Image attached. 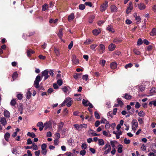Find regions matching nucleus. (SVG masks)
Returning a JSON list of instances; mask_svg holds the SVG:
<instances>
[{
    "instance_id": "f257e3e1",
    "label": "nucleus",
    "mask_w": 156,
    "mask_h": 156,
    "mask_svg": "<svg viewBox=\"0 0 156 156\" xmlns=\"http://www.w3.org/2000/svg\"><path fill=\"white\" fill-rule=\"evenodd\" d=\"M41 80V76L39 75L37 76L34 82V85L35 88H37L39 87V83Z\"/></svg>"
},
{
    "instance_id": "f03ea898",
    "label": "nucleus",
    "mask_w": 156,
    "mask_h": 156,
    "mask_svg": "<svg viewBox=\"0 0 156 156\" xmlns=\"http://www.w3.org/2000/svg\"><path fill=\"white\" fill-rule=\"evenodd\" d=\"M48 71L47 69H45L41 72L42 76L44 77V80L47 79L50 76L48 75Z\"/></svg>"
},
{
    "instance_id": "7ed1b4c3",
    "label": "nucleus",
    "mask_w": 156,
    "mask_h": 156,
    "mask_svg": "<svg viewBox=\"0 0 156 156\" xmlns=\"http://www.w3.org/2000/svg\"><path fill=\"white\" fill-rule=\"evenodd\" d=\"M108 2L105 1V2L102 4L100 7V11L103 12L105 11L108 6Z\"/></svg>"
},
{
    "instance_id": "20e7f679",
    "label": "nucleus",
    "mask_w": 156,
    "mask_h": 156,
    "mask_svg": "<svg viewBox=\"0 0 156 156\" xmlns=\"http://www.w3.org/2000/svg\"><path fill=\"white\" fill-rule=\"evenodd\" d=\"M138 126V124L136 119H133L132 121V129L134 130L136 129V128Z\"/></svg>"
},
{
    "instance_id": "39448f33",
    "label": "nucleus",
    "mask_w": 156,
    "mask_h": 156,
    "mask_svg": "<svg viewBox=\"0 0 156 156\" xmlns=\"http://www.w3.org/2000/svg\"><path fill=\"white\" fill-rule=\"evenodd\" d=\"M65 102L66 104V105L67 107H69L72 105L73 101L71 100V99L69 98H66L65 100Z\"/></svg>"
},
{
    "instance_id": "423d86ee",
    "label": "nucleus",
    "mask_w": 156,
    "mask_h": 156,
    "mask_svg": "<svg viewBox=\"0 0 156 156\" xmlns=\"http://www.w3.org/2000/svg\"><path fill=\"white\" fill-rule=\"evenodd\" d=\"M133 9V5L131 2H130L129 4V6L127 7L126 9V13L129 14Z\"/></svg>"
},
{
    "instance_id": "0eeeda50",
    "label": "nucleus",
    "mask_w": 156,
    "mask_h": 156,
    "mask_svg": "<svg viewBox=\"0 0 156 156\" xmlns=\"http://www.w3.org/2000/svg\"><path fill=\"white\" fill-rule=\"evenodd\" d=\"M99 47L100 53H103L105 48V45L103 44H100L99 46Z\"/></svg>"
},
{
    "instance_id": "6e6552de",
    "label": "nucleus",
    "mask_w": 156,
    "mask_h": 156,
    "mask_svg": "<svg viewBox=\"0 0 156 156\" xmlns=\"http://www.w3.org/2000/svg\"><path fill=\"white\" fill-rule=\"evenodd\" d=\"M12 154H15L16 155L17 154H19L18 147H16L13 148L12 149Z\"/></svg>"
},
{
    "instance_id": "1a4fd4ad",
    "label": "nucleus",
    "mask_w": 156,
    "mask_h": 156,
    "mask_svg": "<svg viewBox=\"0 0 156 156\" xmlns=\"http://www.w3.org/2000/svg\"><path fill=\"white\" fill-rule=\"evenodd\" d=\"M116 47L115 45L113 43H111L108 47V50L109 51H114Z\"/></svg>"
},
{
    "instance_id": "9d476101",
    "label": "nucleus",
    "mask_w": 156,
    "mask_h": 156,
    "mask_svg": "<svg viewBox=\"0 0 156 156\" xmlns=\"http://www.w3.org/2000/svg\"><path fill=\"white\" fill-rule=\"evenodd\" d=\"M72 61L73 63L77 65L79 63V61L75 55L72 56Z\"/></svg>"
},
{
    "instance_id": "9b49d317",
    "label": "nucleus",
    "mask_w": 156,
    "mask_h": 156,
    "mask_svg": "<svg viewBox=\"0 0 156 156\" xmlns=\"http://www.w3.org/2000/svg\"><path fill=\"white\" fill-rule=\"evenodd\" d=\"M122 41V39L120 37H116L115 38L113 41V42L116 44H118Z\"/></svg>"
},
{
    "instance_id": "f8f14e48",
    "label": "nucleus",
    "mask_w": 156,
    "mask_h": 156,
    "mask_svg": "<svg viewBox=\"0 0 156 156\" xmlns=\"http://www.w3.org/2000/svg\"><path fill=\"white\" fill-rule=\"evenodd\" d=\"M75 18L74 15L73 13H71L69 15L68 17V20L69 21H71Z\"/></svg>"
},
{
    "instance_id": "ddd939ff",
    "label": "nucleus",
    "mask_w": 156,
    "mask_h": 156,
    "mask_svg": "<svg viewBox=\"0 0 156 156\" xmlns=\"http://www.w3.org/2000/svg\"><path fill=\"white\" fill-rule=\"evenodd\" d=\"M0 122L3 126H5L7 123L4 117H1L0 118Z\"/></svg>"
},
{
    "instance_id": "4468645a",
    "label": "nucleus",
    "mask_w": 156,
    "mask_h": 156,
    "mask_svg": "<svg viewBox=\"0 0 156 156\" xmlns=\"http://www.w3.org/2000/svg\"><path fill=\"white\" fill-rule=\"evenodd\" d=\"M118 8L114 5H112L111 6V10L112 12H117Z\"/></svg>"
},
{
    "instance_id": "2eb2a0df",
    "label": "nucleus",
    "mask_w": 156,
    "mask_h": 156,
    "mask_svg": "<svg viewBox=\"0 0 156 156\" xmlns=\"http://www.w3.org/2000/svg\"><path fill=\"white\" fill-rule=\"evenodd\" d=\"M110 66L112 69H115L117 68V64L115 62H113L110 64Z\"/></svg>"
},
{
    "instance_id": "dca6fc26",
    "label": "nucleus",
    "mask_w": 156,
    "mask_h": 156,
    "mask_svg": "<svg viewBox=\"0 0 156 156\" xmlns=\"http://www.w3.org/2000/svg\"><path fill=\"white\" fill-rule=\"evenodd\" d=\"M34 51L30 49H28L27 50V55L28 57H30L31 56V54L34 53Z\"/></svg>"
},
{
    "instance_id": "f3484780",
    "label": "nucleus",
    "mask_w": 156,
    "mask_h": 156,
    "mask_svg": "<svg viewBox=\"0 0 156 156\" xmlns=\"http://www.w3.org/2000/svg\"><path fill=\"white\" fill-rule=\"evenodd\" d=\"M74 126L77 130L79 131H80L82 129L81 125H79L78 124H75L74 125Z\"/></svg>"
},
{
    "instance_id": "a211bd4d",
    "label": "nucleus",
    "mask_w": 156,
    "mask_h": 156,
    "mask_svg": "<svg viewBox=\"0 0 156 156\" xmlns=\"http://www.w3.org/2000/svg\"><path fill=\"white\" fill-rule=\"evenodd\" d=\"M101 32L100 29H95L93 31V33L95 35H98Z\"/></svg>"
},
{
    "instance_id": "6ab92c4d",
    "label": "nucleus",
    "mask_w": 156,
    "mask_h": 156,
    "mask_svg": "<svg viewBox=\"0 0 156 156\" xmlns=\"http://www.w3.org/2000/svg\"><path fill=\"white\" fill-rule=\"evenodd\" d=\"M4 116L6 118H8L10 117V113L7 110L4 111Z\"/></svg>"
},
{
    "instance_id": "aec40b11",
    "label": "nucleus",
    "mask_w": 156,
    "mask_h": 156,
    "mask_svg": "<svg viewBox=\"0 0 156 156\" xmlns=\"http://www.w3.org/2000/svg\"><path fill=\"white\" fill-rule=\"evenodd\" d=\"M93 41V40L90 39H88L84 41V43L85 44L88 45L92 43Z\"/></svg>"
},
{
    "instance_id": "412c9836",
    "label": "nucleus",
    "mask_w": 156,
    "mask_h": 156,
    "mask_svg": "<svg viewBox=\"0 0 156 156\" xmlns=\"http://www.w3.org/2000/svg\"><path fill=\"white\" fill-rule=\"evenodd\" d=\"M138 7L139 9L141 10L144 9L146 7L145 5L143 3H141L139 5Z\"/></svg>"
},
{
    "instance_id": "4be33fe9",
    "label": "nucleus",
    "mask_w": 156,
    "mask_h": 156,
    "mask_svg": "<svg viewBox=\"0 0 156 156\" xmlns=\"http://www.w3.org/2000/svg\"><path fill=\"white\" fill-rule=\"evenodd\" d=\"M106 29L108 31L112 33H114L115 31L114 29L112 28V27L111 26H108L107 27Z\"/></svg>"
},
{
    "instance_id": "5701e85b",
    "label": "nucleus",
    "mask_w": 156,
    "mask_h": 156,
    "mask_svg": "<svg viewBox=\"0 0 156 156\" xmlns=\"http://www.w3.org/2000/svg\"><path fill=\"white\" fill-rule=\"evenodd\" d=\"M150 34L151 36L156 35V29L153 28L150 32Z\"/></svg>"
},
{
    "instance_id": "b1692460",
    "label": "nucleus",
    "mask_w": 156,
    "mask_h": 156,
    "mask_svg": "<svg viewBox=\"0 0 156 156\" xmlns=\"http://www.w3.org/2000/svg\"><path fill=\"white\" fill-rule=\"evenodd\" d=\"M118 147V152L119 153H122V151L123 146L121 144H119Z\"/></svg>"
},
{
    "instance_id": "393cba45",
    "label": "nucleus",
    "mask_w": 156,
    "mask_h": 156,
    "mask_svg": "<svg viewBox=\"0 0 156 156\" xmlns=\"http://www.w3.org/2000/svg\"><path fill=\"white\" fill-rule=\"evenodd\" d=\"M124 98L127 100H129L131 98L132 96L128 94H124Z\"/></svg>"
},
{
    "instance_id": "a878e982",
    "label": "nucleus",
    "mask_w": 156,
    "mask_h": 156,
    "mask_svg": "<svg viewBox=\"0 0 156 156\" xmlns=\"http://www.w3.org/2000/svg\"><path fill=\"white\" fill-rule=\"evenodd\" d=\"M117 102L118 104L120 106V107H122L123 105V103L121 99L118 98L117 99Z\"/></svg>"
},
{
    "instance_id": "bb28decb",
    "label": "nucleus",
    "mask_w": 156,
    "mask_h": 156,
    "mask_svg": "<svg viewBox=\"0 0 156 156\" xmlns=\"http://www.w3.org/2000/svg\"><path fill=\"white\" fill-rule=\"evenodd\" d=\"M27 135L32 138H34L36 136V135L33 132H28L27 133Z\"/></svg>"
},
{
    "instance_id": "cd10ccee",
    "label": "nucleus",
    "mask_w": 156,
    "mask_h": 156,
    "mask_svg": "<svg viewBox=\"0 0 156 156\" xmlns=\"http://www.w3.org/2000/svg\"><path fill=\"white\" fill-rule=\"evenodd\" d=\"M110 143L113 148H115V145L117 143V142L115 140L111 141L110 142Z\"/></svg>"
},
{
    "instance_id": "c85d7f7f",
    "label": "nucleus",
    "mask_w": 156,
    "mask_h": 156,
    "mask_svg": "<svg viewBox=\"0 0 156 156\" xmlns=\"http://www.w3.org/2000/svg\"><path fill=\"white\" fill-rule=\"evenodd\" d=\"M48 5L46 4H45L43 5L42 6V10L45 11V10L48 9Z\"/></svg>"
},
{
    "instance_id": "c756f323",
    "label": "nucleus",
    "mask_w": 156,
    "mask_h": 156,
    "mask_svg": "<svg viewBox=\"0 0 156 156\" xmlns=\"http://www.w3.org/2000/svg\"><path fill=\"white\" fill-rule=\"evenodd\" d=\"M82 102V104L84 106L87 107L88 106V104L89 102V101L87 100H86L84 99H83Z\"/></svg>"
},
{
    "instance_id": "7c9ffc66",
    "label": "nucleus",
    "mask_w": 156,
    "mask_h": 156,
    "mask_svg": "<svg viewBox=\"0 0 156 156\" xmlns=\"http://www.w3.org/2000/svg\"><path fill=\"white\" fill-rule=\"evenodd\" d=\"M58 35L59 38L60 39L62 38V29H60L59 30Z\"/></svg>"
},
{
    "instance_id": "2f4dec72",
    "label": "nucleus",
    "mask_w": 156,
    "mask_h": 156,
    "mask_svg": "<svg viewBox=\"0 0 156 156\" xmlns=\"http://www.w3.org/2000/svg\"><path fill=\"white\" fill-rule=\"evenodd\" d=\"M153 105L154 106H156V100L150 101L149 103V105L151 107Z\"/></svg>"
},
{
    "instance_id": "473e14b6",
    "label": "nucleus",
    "mask_w": 156,
    "mask_h": 156,
    "mask_svg": "<svg viewBox=\"0 0 156 156\" xmlns=\"http://www.w3.org/2000/svg\"><path fill=\"white\" fill-rule=\"evenodd\" d=\"M54 51L57 56H58L60 55L59 50L58 49L55 48Z\"/></svg>"
},
{
    "instance_id": "72a5a7b5",
    "label": "nucleus",
    "mask_w": 156,
    "mask_h": 156,
    "mask_svg": "<svg viewBox=\"0 0 156 156\" xmlns=\"http://www.w3.org/2000/svg\"><path fill=\"white\" fill-rule=\"evenodd\" d=\"M10 134L9 133H6L4 135V138L6 141H8L9 137Z\"/></svg>"
},
{
    "instance_id": "f704fd0d",
    "label": "nucleus",
    "mask_w": 156,
    "mask_h": 156,
    "mask_svg": "<svg viewBox=\"0 0 156 156\" xmlns=\"http://www.w3.org/2000/svg\"><path fill=\"white\" fill-rule=\"evenodd\" d=\"M16 100L15 99H12L10 103V105L12 106H14L16 104Z\"/></svg>"
},
{
    "instance_id": "c9c22d12",
    "label": "nucleus",
    "mask_w": 156,
    "mask_h": 156,
    "mask_svg": "<svg viewBox=\"0 0 156 156\" xmlns=\"http://www.w3.org/2000/svg\"><path fill=\"white\" fill-rule=\"evenodd\" d=\"M32 148L34 150H37L38 149V147L37 145H36L35 143H33L32 145Z\"/></svg>"
},
{
    "instance_id": "e433bc0d",
    "label": "nucleus",
    "mask_w": 156,
    "mask_h": 156,
    "mask_svg": "<svg viewBox=\"0 0 156 156\" xmlns=\"http://www.w3.org/2000/svg\"><path fill=\"white\" fill-rule=\"evenodd\" d=\"M64 125V123L63 122H61L58 125V129L59 130H62Z\"/></svg>"
},
{
    "instance_id": "4c0bfd02",
    "label": "nucleus",
    "mask_w": 156,
    "mask_h": 156,
    "mask_svg": "<svg viewBox=\"0 0 156 156\" xmlns=\"http://www.w3.org/2000/svg\"><path fill=\"white\" fill-rule=\"evenodd\" d=\"M138 115L141 117H143L145 115V113L142 111H140L138 113Z\"/></svg>"
},
{
    "instance_id": "58836bf2",
    "label": "nucleus",
    "mask_w": 156,
    "mask_h": 156,
    "mask_svg": "<svg viewBox=\"0 0 156 156\" xmlns=\"http://www.w3.org/2000/svg\"><path fill=\"white\" fill-rule=\"evenodd\" d=\"M94 16H90L89 19V22L90 23H92L94 19Z\"/></svg>"
},
{
    "instance_id": "ea45409f",
    "label": "nucleus",
    "mask_w": 156,
    "mask_h": 156,
    "mask_svg": "<svg viewBox=\"0 0 156 156\" xmlns=\"http://www.w3.org/2000/svg\"><path fill=\"white\" fill-rule=\"evenodd\" d=\"M104 143V141L102 139H98V144L99 145H103Z\"/></svg>"
},
{
    "instance_id": "a19ab883",
    "label": "nucleus",
    "mask_w": 156,
    "mask_h": 156,
    "mask_svg": "<svg viewBox=\"0 0 156 156\" xmlns=\"http://www.w3.org/2000/svg\"><path fill=\"white\" fill-rule=\"evenodd\" d=\"M108 148V149L107 150L105 151L104 152V154H107L110 151L111 149L110 146H109Z\"/></svg>"
},
{
    "instance_id": "79ce46f5",
    "label": "nucleus",
    "mask_w": 156,
    "mask_h": 156,
    "mask_svg": "<svg viewBox=\"0 0 156 156\" xmlns=\"http://www.w3.org/2000/svg\"><path fill=\"white\" fill-rule=\"evenodd\" d=\"M31 95V93L30 91H28L26 94V98L27 99L30 98Z\"/></svg>"
},
{
    "instance_id": "37998d69",
    "label": "nucleus",
    "mask_w": 156,
    "mask_h": 156,
    "mask_svg": "<svg viewBox=\"0 0 156 156\" xmlns=\"http://www.w3.org/2000/svg\"><path fill=\"white\" fill-rule=\"evenodd\" d=\"M79 8L80 9L83 10L85 8V5L84 4H80L79 6Z\"/></svg>"
},
{
    "instance_id": "c03bdc74",
    "label": "nucleus",
    "mask_w": 156,
    "mask_h": 156,
    "mask_svg": "<svg viewBox=\"0 0 156 156\" xmlns=\"http://www.w3.org/2000/svg\"><path fill=\"white\" fill-rule=\"evenodd\" d=\"M94 115L96 118L97 119H99L100 118L99 115L96 111L94 112Z\"/></svg>"
},
{
    "instance_id": "a18cd8bd",
    "label": "nucleus",
    "mask_w": 156,
    "mask_h": 156,
    "mask_svg": "<svg viewBox=\"0 0 156 156\" xmlns=\"http://www.w3.org/2000/svg\"><path fill=\"white\" fill-rule=\"evenodd\" d=\"M143 43L142 40L141 38H139L138 39L137 42V44L138 45H141Z\"/></svg>"
},
{
    "instance_id": "49530a36",
    "label": "nucleus",
    "mask_w": 156,
    "mask_h": 156,
    "mask_svg": "<svg viewBox=\"0 0 156 156\" xmlns=\"http://www.w3.org/2000/svg\"><path fill=\"white\" fill-rule=\"evenodd\" d=\"M144 90L145 87L141 85L139 86L138 89V90L139 91L142 92L144 91Z\"/></svg>"
},
{
    "instance_id": "de8ad7c7",
    "label": "nucleus",
    "mask_w": 156,
    "mask_h": 156,
    "mask_svg": "<svg viewBox=\"0 0 156 156\" xmlns=\"http://www.w3.org/2000/svg\"><path fill=\"white\" fill-rule=\"evenodd\" d=\"M133 51L134 53L136 55H140V51L136 49H134Z\"/></svg>"
},
{
    "instance_id": "09e8293b",
    "label": "nucleus",
    "mask_w": 156,
    "mask_h": 156,
    "mask_svg": "<svg viewBox=\"0 0 156 156\" xmlns=\"http://www.w3.org/2000/svg\"><path fill=\"white\" fill-rule=\"evenodd\" d=\"M81 74V73H76L75 75L73 76V77L75 79H77L78 78L80 77V76Z\"/></svg>"
},
{
    "instance_id": "8fccbe9b",
    "label": "nucleus",
    "mask_w": 156,
    "mask_h": 156,
    "mask_svg": "<svg viewBox=\"0 0 156 156\" xmlns=\"http://www.w3.org/2000/svg\"><path fill=\"white\" fill-rule=\"evenodd\" d=\"M27 152V154H25L23 155V156H32V155L31 153V152L30 150H28Z\"/></svg>"
},
{
    "instance_id": "3c124183",
    "label": "nucleus",
    "mask_w": 156,
    "mask_h": 156,
    "mask_svg": "<svg viewBox=\"0 0 156 156\" xmlns=\"http://www.w3.org/2000/svg\"><path fill=\"white\" fill-rule=\"evenodd\" d=\"M97 46L98 45L96 44H92L90 45V48L92 50H94Z\"/></svg>"
},
{
    "instance_id": "603ef678",
    "label": "nucleus",
    "mask_w": 156,
    "mask_h": 156,
    "mask_svg": "<svg viewBox=\"0 0 156 156\" xmlns=\"http://www.w3.org/2000/svg\"><path fill=\"white\" fill-rule=\"evenodd\" d=\"M124 142L126 144H128L130 143V141L129 140L127 139L126 138H125L124 140Z\"/></svg>"
},
{
    "instance_id": "864d4df0",
    "label": "nucleus",
    "mask_w": 156,
    "mask_h": 156,
    "mask_svg": "<svg viewBox=\"0 0 156 156\" xmlns=\"http://www.w3.org/2000/svg\"><path fill=\"white\" fill-rule=\"evenodd\" d=\"M17 98L18 99L21 100L23 98V95L22 94H18L17 96Z\"/></svg>"
},
{
    "instance_id": "5fc2aeb1",
    "label": "nucleus",
    "mask_w": 156,
    "mask_h": 156,
    "mask_svg": "<svg viewBox=\"0 0 156 156\" xmlns=\"http://www.w3.org/2000/svg\"><path fill=\"white\" fill-rule=\"evenodd\" d=\"M141 149L144 151H146V146L144 144H143L142 146L141 147Z\"/></svg>"
},
{
    "instance_id": "6e6d98bb",
    "label": "nucleus",
    "mask_w": 156,
    "mask_h": 156,
    "mask_svg": "<svg viewBox=\"0 0 156 156\" xmlns=\"http://www.w3.org/2000/svg\"><path fill=\"white\" fill-rule=\"evenodd\" d=\"M110 146L109 144L108 143L106 144L104 147L102 148V150L104 151L107 148H108L109 146Z\"/></svg>"
},
{
    "instance_id": "4d7b16f0",
    "label": "nucleus",
    "mask_w": 156,
    "mask_h": 156,
    "mask_svg": "<svg viewBox=\"0 0 156 156\" xmlns=\"http://www.w3.org/2000/svg\"><path fill=\"white\" fill-rule=\"evenodd\" d=\"M88 75L86 74L85 75H83V76L82 79L83 80H85V81H87L88 79Z\"/></svg>"
},
{
    "instance_id": "13d9d810",
    "label": "nucleus",
    "mask_w": 156,
    "mask_h": 156,
    "mask_svg": "<svg viewBox=\"0 0 156 156\" xmlns=\"http://www.w3.org/2000/svg\"><path fill=\"white\" fill-rule=\"evenodd\" d=\"M133 66L132 64L131 63H129L127 65H126L125 66V67L126 69H127L128 68H130L132 67Z\"/></svg>"
},
{
    "instance_id": "bf43d9fd",
    "label": "nucleus",
    "mask_w": 156,
    "mask_h": 156,
    "mask_svg": "<svg viewBox=\"0 0 156 156\" xmlns=\"http://www.w3.org/2000/svg\"><path fill=\"white\" fill-rule=\"evenodd\" d=\"M136 20L137 21V23L138 24L140 23V20H141V19L140 16H138L136 17Z\"/></svg>"
},
{
    "instance_id": "052dcab7",
    "label": "nucleus",
    "mask_w": 156,
    "mask_h": 156,
    "mask_svg": "<svg viewBox=\"0 0 156 156\" xmlns=\"http://www.w3.org/2000/svg\"><path fill=\"white\" fill-rule=\"evenodd\" d=\"M18 76V74L16 72H15L13 73L12 75V77L14 79H16Z\"/></svg>"
},
{
    "instance_id": "680f3d73",
    "label": "nucleus",
    "mask_w": 156,
    "mask_h": 156,
    "mask_svg": "<svg viewBox=\"0 0 156 156\" xmlns=\"http://www.w3.org/2000/svg\"><path fill=\"white\" fill-rule=\"evenodd\" d=\"M73 46V42L71 41L68 45V48L69 49H71Z\"/></svg>"
},
{
    "instance_id": "e2e57ef3",
    "label": "nucleus",
    "mask_w": 156,
    "mask_h": 156,
    "mask_svg": "<svg viewBox=\"0 0 156 156\" xmlns=\"http://www.w3.org/2000/svg\"><path fill=\"white\" fill-rule=\"evenodd\" d=\"M37 126L39 127H44V126L43 125V123L42 122H38L37 124Z\"/></svg>"
},
{
    "instance_id": "0e129e2a",
    "label": "nucleus",
    "mask_w": 156,
    "mask_h": 156,
    "mask_svg": "<svg viewBox=\"0 0 156 156\" xmlns=\"http://www.w3.org/2000/svg\"><path fill=\"white\" fill-rule=\"evenodd\" d=\"M57 21H58L57 19H56L55 20H54L53 19H51L50 20L49 22L50 23H55L57 22Z\"/></svg>"
},
{
    "instance_id": "69168bd1",
    "label": "nucleus",
    "mask_w": 156,
    "mask_h": 156,
    "mask_svg": "<svg viewBox=\"0 0 156 156\" xmlns=\"http://www.w3.org/2000/svg\"><path fill=\"white\" fill-rule=\"evenodd\" d=\"M85 5L88 6H90V7H91L92 6V3L90 2H85Z\"/></svg>"
},
{
    "instance_id": "338daca9",
    "label": "nucleus",
    "mask_w": 156,
    "mask_h": 156,
    "mask_svg": "<svg viewBox=\"0 0 156 156\" xmlns=\"http://www.w3.org/2000/svg\"><path fill=\"white\" fill-rule=\"evenodd\" d=\"M86 151L84 150H82L80 152V155L84 156L85 154Z\"/></svg>"
},
{
    "instance_id": "774afa93",
    "label": "nucleus",
    "mask_w": 156,
    "mask_h": 156,
    "mask_svg": "<svg viewBox=\"0 0 156 156\" xmlns=\"http://www.w3.org/2000/svg\"><path fill=\"white\" fill-rule=\"evenodd\" d=\"M66 156H73V154L70 152H66L65 153Z\"/></svg>"
}]
</instances>
